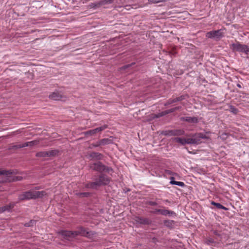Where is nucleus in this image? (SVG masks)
Segmentation results:
<instances>
[{
  "mask_svg": "<svg viewBox=\"0 0 249 249\" xmlns=\"http://www.w3.org/2000/svg\"><path fill=\"white\" fill-rule=\"evenodd\" d=\"M60 233L64 238L68 240L74 238L78 234L86 236H89L92 234L91 231H88L86 229L82 227L80 228L77 231H62Z\"/></svg>",
  "mask_w": 249,
  "mask_h": 249,
  "instance_id": "obj_1",
  "label": "nucleus"
},
{
  "mask_svg": "<svg viewBox=\"0 0 249 249\" xmlns=\"http://www.w3.org/2000/svg\"><path fill=\"white\" fill-rule=\"evenodd\" d=\"M109 182V178L105 175L102 174L95 181L87 183L85 187L87 188L97 189L101 185L108 184Z\"/></svg>",
  "mask_w": 249,
  "mask_h": 249,
  "instance_id": "obj_2",
  "label": "nucleus"
},
{
  "mask_svg": "<svg viewBox=\"0 0 249 249\" xmlns=\"http://www.w3.org/2000/svg\"><path fill=\"white\" fill-rule=\"evenodd\" d=\"M46 195L44 191H36L34 190H30L25 192L23 194L19 196L20 199H29L32 198H36L41 197Z\"/></svg>",
  "mask_w": 249,
  "mask_h": 249,
  "instance_id": "obj_3",
  "label": "nucleus"
},
{
  "mask_svg": "<svg viewBox=\"0 0 249 249\" xmlns=\"http://www.w3.org/2000/svg\"><path fill=\"white\" fill-rule=\"evenodd\" d=\"M207 137L203 133H197L192 135V138L186 139V144L198 145L202 142L201 139H207Z\"/></svg>",
  "mask_w": 249,
  "mask_h": 249,
  "instance_id": "obj_4",
  "label": "nucleus"
},
{
  "mask_svg": "<svg viewBox=\"0 0 249 249\" xmlns=\"http://www.w3.org/2000/svg\"><path fill=\"white\" fill-rule=\"evenodd\" d=\"M231 48L233 52L243 53L247 55L249 54V47L247 45L242 44L238 42L232 43Z\"/></svg>",
  "mask_w": 249,
  "mask_h": 249,
  "instance_id": "obj_5",
  "label": "nucleus"
},
{
  "mask_svg": "<svg viewBox=\"0 0 249 249\" xmlns=\"http://www.w3.org/2000/svg\"><path fill=\"white\" fill-rule=\"evenodd\" d=\"M15 172H0V177L1 178L2 182L11 181L13 180H19L21 179L20 178L16 177V178H11L13 173Z\"/></svg>",
  "mask_w": 249,
  "mask_h": 249,
  "instance_id": "obj_6",
  "label": "nucleus"
},
{
  "mask_svg": "<svg viewBox=\"0 0 249 249\" xmlns=\"http://www.w3.org/2000/svg\"><path fill=\"white\" fill-rule=\"evenodd\" d=\"M161 134L165 136H181L185 134V131L182 129H174L162 131Z\"/></svg>",
  "mask_w": 249,
  "mask_h": 249,
  "instance_id": "obj_7",
  "label": "nucleus"
},
{
  "mask_svg": "<svg viewBox=\"0 0 249 249\" xmlns=\"http://www.w3.org/2000/svg\"><path fill=\"white\" fill-rule=\"evenodd\" d=\"M90 169L95 171H109L108 168L105 166L101 162H97L91 164Z\"/></svg>",
  "mask_w": 249,
  "mask_h": 249,
  "instance_id": "obj_8",
  "label": "nucleus"
},
{
  "mask_svg": "<svg viewBox=\"0 0 249 249\" xmlns=\"http://www.w3.org/2000/svg\"><path fill=\"white\" fill-rule=\"evenodd\" d=\"M206 36L208 38H215L217 40H219L223 36V34L221 30H218L208 32Z\"/></svg>",
  "mask_w": 249,
  "mask_h": 249,
  "instance_id": "obj_9",
  "label": "nucleus"
},
{
  "mask_svg": "<svg viewBox=\"0 0 249 249\" xmlns=\"http://www.w3.org/2000/svg\"><path fill=\"white\" fill-rule=\"evenodd\" d=\"M87 158L90 160H100L104 156L101 153L96 152H90L87 155Z\"/></svg>",
  "mask_w": 249,
  "mask_h": 249,
  "instance_id": "obj_10",
  "label": "nucleus"
},
{
  "mask_svg": "<svg viewBox=\"0 0 249 249\" xmlns=\"http://www.w3.org/2000/svg\"><path fill=\"white\" fill-rule=\"evenodd\" d=\"M188 97V95L187 94L186 95H182L179 97H176L174 99L170 98L168 99L166 103H164V105L165 106H169L172 104L175 103L177 102H179L183 100H185L186 97Z\"/></svg>",
  "mask_w": 249,
  "mask_h": 249,
  "instance_id": "obj_11",
  "label": "nucleus"
},
{
  "mask_svg": "<svg viewBox=\"0 0 249 249\" xmlns=\"http://www.w3.org/2000/svg\"><path fill=\"white\" fill-rule=\"evenodd\" d=\"M107 126H108L107 124H104L103 125H102L100 127H97L95 129L87 131L85 132V134L86 135H93L97 133H98V132H101V131L104 130L105 129H106V128H107Z\"/></svg>",
  "mask_w": 249,
  "mask_h": 249,
  "instance_id": "obj_12",
  "label": "nucleus"
},
{
  "mask_svg": "<svg viewBox=\"0 0 249 249\" xmlns=\"http://www.w3.org/2000/svg\"><path fill=\"white\" fill-rule=\"evenodd\" d=\"M155 213H159L163 215H176V213L172 211H170L168 210L164 209H156L155 211Z\"/></svg>",
  "mask_w": 249,
  "mask_h": 249,
  "instance_id": "obj_13",
  "label": "nucleus"
},
{
  "mask_svg": "<svg viewBox=\"0 0 249 249\" xmlns=\"http://www.w3.org/2000/svg\"><path fill=\"white\" fill-rule=\"evenodd\" d=\"M181 121H185L190 123H197L198 120L196 117H182L180 118Z\"/></svg>",
  "mask_w": 249,
  "mask_h": 249,
  "instance_id": "obj_14",
  "label": "nucleus"
},
{
  "mask_svg": "<svg viewBox=\"0 0 249 249\" xmlns=\"http://www.w3.org/2000/svg\"><path fill=\"white\" fill-rule=\"evenodd\" d=\"M64 97L63 94L58 91L54 92L49 95V98L54 100H60Z\"/></svg>",
  "mask_w": 249,
  "mask_h": 249,
  "instance_id": "obj_15",
  "label": "nucleus"
},
{
  "mask_svg": "<svg viewBox=\"0 0 249 249\" xmlns=\"http://www.w3.org/2000/svg\"><path fill=\"white\" fill-rule=\"evenodd\" d=\"M14 207V204H10L1 207H0V213L5 211H9L12 208Z\"/></svg>",
  "mask_w": 249,
  "mask_h": 249,
  "instance_id": "obj_16",
  "label": "nucleus"
},
{
  "mask_svg": "<svg viewBox=\"0 0 249 249\" xmlns=\"http://www.w3.org/2000/svg\"><path fill=\"white\" fill-rule=\"evenodd\" d=\"M47 157H53L56 156L58 155L59 151L58 150H52L50 151H47Z\"/></svg>",
  "mask_w": 249,
  "mask_h": 249,
  "instance_id": "obj_17",
  "label": "nucleus"
},
{
  "mask_svg": "<svg viewBox=\"0 0 249 249\" xmlns=\"http://www.w3.org/2000/svg\"><path fill=\"white\" fill-rule=\"evenodd\" d=\"M170 183L180 187H184L185 186V184L183 182L175 181L173 177L171 178Z\"/></svg>",
  "mask_w": 249,
  "mask_h": 249,
  "instance_id": "obj_18",
  "label": "nucleus"
},
{
  "mask_svg": "<svg viewBox=\"0 0 249 249\" xmlns=\"http://www.w3.org/2000/svg\"><path fill=\"white\" fill-rule=\"evenodd\" d=\"M174 141L176 142L179 143L182 145H185L186 144V139L181 138L179 137H176L173 139Z\"/></svg>",
  "mask_w": 249,
  "mask_h": 249,
  "instance_id": "obj_19",
  "label": "nucleus"
},
{
  "mask_svg": "<svg viewBox=\"0 0 249 249\" xmlns=\"http://www.w3.org/2000/svg\"><path fill=\"white\" fill-rule=\"evenodd\" d=\"M99 141L101 145H105L112 143V140L108 138L102 139Z\"/></svg>",
  "mask_w": 249,
  "mask_h": 249,
  "instance_id": "obj_20",
  "label": "nucleus"
},
{
  "mask_svg": "<svg viewBox=\"0 0 249 249\" xmlns=\"http://www.w3.org/2000/svg\"><path fill=\"white\" fill-rule=\"evenodd\" d=\"M113 0H102L98 1V5L102 6V5L111 4L113 3Z\"/></svg>",
  "mask_w": 249,
  "mask_h": 249,
  "instance_id": "obj_21",
  "label": "nucleus"
},
{
  "mask_svg": "<svg viewBox=\"0 0 249 249\" xmlns=\"http://www.w3.org/2000/svg\"><path fill=\"white\" fill-rule=\"evenodd\" d=\"M38 142L36 141H33L29 142H26L23 143L24 147L28 146H32L34 145L37 144Z\"/></svg>",
  "mask_w": 249,
  "mask_h": 249,
  "instance_id": "obj_22",
  "label": "nucleus"
},
{
  "mask_svg": "<svg viewBox=\"0 0 249 249\" xmlns=\"http://www.w3.org/2000/svg\"><path fill=\"white\" fill-rule=\"evenodd\" d=\"M24 147L23 144L12 145L9 146V150H17L18 149Z\"/></svg>",
  "mask_w": 249,
  "mask_h": 249,
  "instance_id": "obj_23",
  "label": "nucleus"
},
{
  "mask_svg": "<svg viewBox=\"0 0 249 249\" xmlns=\"http://www.w3.org/2000/svg\"><path fill=\"white\" fill-rule=\"evenodd\" d=\"M164 224L166 227L172 228L174 225V222L173 220H166L164 221Z\"/></svg>",
  "mask_w": 249,
  "mask_h": 249,
  "instance_id": "obj_24",
  "label": "nucleus"
},
{
  "mask_svg": "<svg viewBox=\"0 0 249 249\" xmlns=\"http://www.w3.org/2000/svg\"><path fill=\"white\" fill-rule=\"evenodd\" d=\"M138 223L141 224H147L148 220L147 219L142 218V217H136V220Z\"/></svg>",
  "mask_w": 249,
  "mask_h": 249,
  "instance_id": "obj_25",
  "label": "nucleus"
},
{
  "mask_svg": "<svg viewBox=\"0 0 249 249\" xmlns=\"http://www.w3.org/2000/svg\"><path fill=\"white\" fill-rule=\"evenodd\" d=\"M211 204L215 206L217 208L223 210H227V208L221 204L212 201Z\"/></svg>",
  "mask_w": 249,
  "mask_h": 249,
  "instance_id": "obj_26",
  "label": "nucleus"
},
{
  "mask_svg": "<svg viewBox=\"0 0 249 249\" xmlns=\"http://www.w3.org/2000/svg\"><path fill=\"white\" fill-rule=\"evenodd\" d=\"M47 151H41L36 153V156L37 157H47Z\"/></svg>",
  "mask_w": 249,
  "mask_h": 249,
  "instance_id": "obj_27",
  "label": "nucleus"
},
{
  "mask_svg": "<svg viewBox=\"0 0 249 249\" xmlns=\"http://www.w3.org/2000/svg\"><path fill=\"white\" fill-rule=\"evenodd\" d=\"M89 6L90 8L97 9L98 8L100 7V6L98 5V1L95 3H91L89 4Z\"/></svg>",
  "mask_w": 249,
  "mask_h": 249,
  "instance_id": "obj_28",
  "label": "nucleus"
},
{
  "mask_svg": "<svg viewBox=\"0 0 249 249\" xmlns=\"http://www.w3.org/2000/svg\"><path fill=\"white\" fill-rule=\"evenodd\" d=\"M36 221L34 220H31L29 223H26L24 225L26 227H31L34 225L36 224Z\"/></svg>",
  "mask_w": 249,
  "mask_h": 249,
  "instance_id": "obj_29",
  "label": "nucleus"
},
{
  "mask_svg": "<svg viewBox=\"0 0 249 249\" xmlns=\"http://www.w3.org/2000/svg\"><path fill=\"white\" fill-rule=\"evenodd\" d=\"M100 145H101L100 143V141H99L97 142L96 143H93L91 144L89 146V148H92L93 147H98Z\"/></svg>",
  "mask_w": 249,
  "mask_h": 249,
  "instance_id": "obj_30",
  "label": "nucleus"
},
{
  "mask_svg": "<svg viewBox=\"0 0 249 249\" xmlns=\"http://www.w3.org/2000/svg\"><path fill=\"white\" fill-rule=\"evenodd\" d=\"M230 110H231L232 112H233V113H234V114H237V112H238V109H237L236 108H235L234 106H230Z\"/></svg>",
  "mask_w": 249,
  "mask_h": 249,
  "instance_id": "obj_31",
  "label": "nucleus"
},
{
  "mask_svg": "<svg viewBox=\"0 0 249 249\" xmlns=\"http://www.w3.org/2000/svg\"><path fill=\"white\" fill-rule=\"evenodd\" d=\"M77 195L78 196H81V197H87L89 195V193H78Z\"/></svg>",
  "mask_w": 249,
  "mask_h": 249,
  "instance_id": "obj_32",
  "label": "nucleus"
},
{
  "mask_svg": "<svg viewBox=\"0 0 249 249\" xmlns=\"http://www.w3.org/2000/svg\"><path fill=\"white\" fill-rule=\"evenodd\" d=\"M155 118H160V117L164 116V114L163 112L162 111L161 112L158 113L157 114H155Z\"/></svg>",
  "mask_w": 249,
  "mask_h": 249,
  "instance_id": "obj_33",
  "label": "nucleus"
},
{
  "mask_svg": "<svg viewBox=\"0 0 249 249\" xmlns=\"http://www.w3.org/2000/svg\"><path fill=\"white\" fill-rule=\"evenodd\" d=\"M213 243V239H208L206 241V243L207 245H210L211 244Z\"/></svg>",
  "mask_w": 249,
  "mask_h": 249,
  "instance_id": "obj_34",
  "label": "nucleus"
},
{
  "mask_svg": "<svg viewBox=\"0 0 249 249\" xmlns=\"http://www.w3.org/2000/svg\"><path fill=\"white\" fill-rule=\"evenodd\" d=\"M135 64V63H131V64H128V65H125L124 67V69H126V68H129V67L131 66L132 65H134Z\"/></svg>",
  "mask_w": 249,
  "mask_h": 249,
  "instance_id": "obj_35",
  "label": "nucleus"
},
{
  "mask_svg": "<svg viewBox=\"0 0 249 249\" xmlns=\"http://www.w3.org/2000/svg\"><path fill=\"white\" fill-rule=\"evenodd\" d=\"M181 108V106H178V107H174L175 111L176 110H179Z\"/></svg>",
  "mask_w": 249,
  "mask_h": 249,
  "instance_id": "obj_36",
  "label": "nucleus"
},
{
  "mask_svg": "<svg viewBox=\"0 0 249 249\" xmlns=\"http://www.w3.org/2000/svg\"><path fill=\"white\" fill-rule=\"evenodd\" d=\"M168 110H169V112H170V113L174 112L175 111L174 107V108H172L171 109H169Z\"/></svg>",
  "mask_w": 249,
  "mask_h": 249,
  "instance_id": "obj_37",
  "label": "nucleus"
},
{
  "mask_svg": "<svg viewBox=\"0 0 249 249\" xmlns=\"http://www.w3.org/2000/svg\"><path fill=\"white\" fill-rule=\"evenodd\" d=\"M163 112L164 113V115H166L170 113V112H169V110H166L163 111Z\"/></svg>",
  "mask_w": 249,
  "mask_h": 249,
  "instance_id": "obj_38",
  "label": "nucleus"
},
{
  "mask_svg": "<svg viewBox=\"0 0 249 249\" xmlns=\"http://www.w3.org/2000/svg\"><path fill=\"white\" fill-rule=\"evenodd\" d=\"M0 171L4 172V171H12L11 170H0Z\"/></svg>",
  "mask_w": 249,
  "mask_h": 249,
  "instance_id": "obj_39",
  "label": "nucleus"
},
{
  "mask_svg": "<svg viewBox=\"0 0 249 249\" xmlns=\"http://www.w3.org/2000/svg\"><path fill=\"white\" fill-rule=\"evenodd\" d=\"M237 87H239V88H241V85H240L239 84H238L237 85Z\"/></svg>",
  "mask_w": 249,
  "mask_h": 249,
  "instance_id": "obj_40",
  "label": "nucleus"
},
{
  "mask_svg": "<svg viewBox=\"0 0 249 249\" xmlns=\"http://www.w3.org/2000/svg\"><path fill=\"white\" fill-rule=\"evenodd\" d=\"M164 171L167 172V171H169L168 170H165Z\"/></svg>",
  "mask_w": 249,
  "mask_h": 249,
  "instance_id": "obj_41",
  "label": "nucleus"
}]
</instances>
